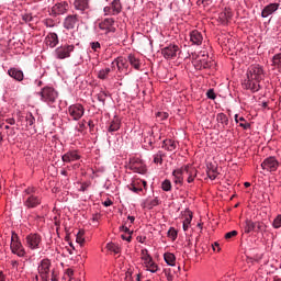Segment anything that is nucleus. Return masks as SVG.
Masks as SVG:
<instances>
[{"instance_id":"aec40b11","label":"nucleus","mask_w":281,"mask_h":281,"mask_svg":"<svg viewBox=\"0 0 281 281\" xmlns=\"http://www.w3.org/2000/svg\"><path fill=\"white\" fill-rule=\"evenodd\" d=\"M46 45L48 47H56V45H58V34L56 33H49L46 38H45Z\"/></svg>"},{"instance_id":"9d476101","label":"nucleus","mask_w":281,"mask_h":281,"mask_svg":"<svg viewBox=\"0 0 281 281\" xmlns=\"http://www.w3.org/2000/svg\"><path fill=\"white\" fill-rule=\"evenodd\" d=\"M68 114L75 122H78L85 115V106L82 104H72L68 108Z\"/></svg>"},{"instance_id":"473e14b6","label":"nucleus","mask_w":281,"mask_h":281,"mask_svg":"<svg viewBox=\"0 0 281 281\" xmlns=\"http://www.w3.org/2000/svg\"><path fill=\"white\" fill-rule=\"evenodd\" d=\"M115 131H120V121H117V120L112 121L109 126L110 133H115Z\"/></svg>"},{"instance_id":"de8ad7c7","label":"nucleus","mask_w":281,"mask_h":281,"mask_svg":"<svg viewBox=\"0 0 281 281\" xmlns=\"http://www.w3.org/2000/svg\"><path fill=\"white\" fill-rule=\"evenodd\" d=\"M33 19L34 18H32V15L27 14V13L22 15V20L24 23H31V21H33Z\"/></svg>"},{"instance_id":"a211bd4d","label":"nucleus","mask_w":281,"mask_h":281,"mask_svg":"<svg viewBox=\"0 0 281 281\" xmlns=\"http://www.w3.org/2000/svg\"><path fill=\"white\" fill-rule=\"evenodd\" d=\"M8 75L10 76V78L18 80V82L23 81V78H24L23 72L21 70H19L18 68H10L8 70Z\"/></svg>"},{"instance_id":"f03ea898","label":"nucleus","mask_w":281,"mask_h":281,"mask_svg":"<svg viewBox=\"0 0 281 281\" xmlns=\"http://www.w3.org/2000/svg\"><path fill=\"white\" fill-rule=\"evenodd\" d=\"M23 205L27 207V210H34V207H38L41 205L43 199L36 195V188L29 187L23 192Z\"/></svg>"},{"instance_id":"f704fd0d","label":"nucleus","mask_w":281,"mask_h":281,"mask_svg":"<svg viewBox=\"0 0 281 281\" xmlns=\"http://www.w3.org/2000/svg\"><path fill=\"white\" fill-rule=\"evenodd\" d=\"M76 240H77L78 245H80V247H82L85 245V232L83 231L78 232Z\"/></svg>"},{"instance_id":"f257e3e1","label":"nucleus","mask_w":281,"mask_h":281,"mask_svg":"<svg viewBox=\"0 0 281 281\" xmlns=\"http://www.w3.org/2000/svg\"><path fill=\"white\" fill-rule=\"evenodd\" d=\"M265 76V70L260 65H251L246 74V79L243 82L245 89H248L252 93L258 92L260 89V81Z\"/></svg>"},{"instance_id":"a18cd8bd","label":"nucleus","mask_w":281,"mask_h":281,"mask_svg":"<svg viewBox=\"0 0 281 281\" xmlns=\"http://www.w3.org/2000/svg\"><path fill=\"white\" fill-rule=\"evenodd\" d=\"M168 236H169V238L177 240V231L173 227L169 228Z\"/></svg>"},{"instance_id":"20e7f679","label":"nucleus","mask_w":281,"mask_h":281,"mask_svg":"<svg viewBox=\"0 0 281 281\" xmlns=\"http://www.w3.org/2000/svg\"><path fill=\"white\" fill-rule=\"evenodd\" d=\"M24 243L29 249H41L43 237H41V235L37 233H31L25 237Z\"/></svg>"},{"instance_id":"423d86ee","label":"nucleus","mask_w":281,"mask_h":281,"mask_svg":"<svg viewBox=\"0 0 281 281\" xmlns=\"http://www.w3.org/2000/svg\"><path fill=\"white\" fill-rule=\"evenodd\" d=\"M40 95L43 100V102H46L47 104H54L56 100H58V92L54 90V88H44L40 92Z\"/></svg>"},{"instance_id":"ddd939ff","label":"nucleus","mask_w":281,"mask_h":281,"mask_svg":"<svg viewBox=\"0 0 281 281\" xmlns=\"http://www.w3.org/2000/svg\"><path fill=\"white\" fill-rule=\"evenodd\" d=\"M115 23V20L113 18H106L102 22L99 23L100 30H103L105 34L112 33L114 34L115 27L113 24Z\"/></svg>"},{"instance_id":"6ab92c4d","label":"nucleus","mask_w":281,"mask_h":281,"mask_svg":"<svg viewBox=\"0 0 281 281\" xmlns=\"http://www.w3.org/2000/svg\"><path fill=\"white\" fill-rule=\"evenodd\" d=\"M190 41L193 45H201V43H203V34L196 30L192 31L190 33Z\"/></svg>"},{"instance_id":"c85d7f7f","label":"nucleus","mask_w":281,"mask_h":281,"mask_svg":"<svg viewBox=\"0 0 281 281\" xmlns=\"http://www.w3.org/2000/svg\"><path fill=\"white\" fill-rule=\"evenodd\" d=\"M207 172V177L209 179H211V181H214V179H216V177H218V169L214 166L210 167Z\"/></svg>"},{"instance_id":"3c124183","label":"nucleus","mask_w":281,"mask_h":281,"mask_svg":"<svg viewBox=\"0 0 281 281\" xmlns=\"http://www.w3.org/2000/svg\"><path fill=\"white\" fill-rule=\"evenodd\" d=\"M103 12H104L105 15H114L113 14V8L111 5L110 7H105L103 9Z\"/></svg>"},{"instance_id":"2eb2a0df","label":"nucleus","mask_w":281,"mask_h":281,"mask_svg":"<svg viewBox=\"0 0 281 281\" xmlns=\"http://www.w3.org/2000/svg\"><path fill=\"white\" fill-rule=\"evenodd\" d=\"M78 159H80L78 150H69L61 157V161H64V164H71V161H78Z\"/></svg>"},{"instance_id":"0eeeda50","label":"nucleus","mask_w":281,"mask_h":281,"mask_svg":"<svg viewBox=\"0 0 281 281\" xmlns=\"http://www.w3.org/2000/svg\"><path fill=\"white\" fill-rule=\"evenodd\" d=\"M142 260L144 261L147 271H150V273H157V271H159V266L155 263L153 257L148 254V250H142Z\"/></svg>"},{"instance_id":"c9c22d12","label":"nucleus","mask_w":281,"mask_h":281,"mask_svg":"<svg viewBox=\"0 0 281 281\" xmlns=\"http://www.w3.org/2000/svg\"><path fill=\"white\" fill-rule=\"evenodd\" d=\"M106 249H109V251H113V254H120V246L114 243L106 244Z\"/></svg>"},{"instance_id":"052dcab7","label":"nucleus","mask_w":281,"mask_h":281,"mask_svg":"<svg viewBox=\"0 0 281 281\" xmlns=\"http://www.w3.org/2000/svg\"><path fill=\"white\" fill-rule=\"evenodd\" d=\"M198 3H199V5H201V3L203 5H210V0H199Z\"/></svg>"},{"instance_id":"393cba45","label":"nucleus","mask_w":281,"mask_h":281,"mask_svg":"<svg viewBox=\"0 0 281 281\" xmlns=\"http://www.w3.org/2000/svg\"><path fill=\"white\" fill-rule=\"evenodd\" d=\"M127 60L134 69L139 70L142 67V63L139 61V58L135 57V55H128Z\"/></svg>"},{"instance_id":"6e6d98bb","label":"nucleus","mask_w":281,"mask_h":281,"mask_svg":"<svg viewBox=\"0 0 281 281\" xmlns=\"http://www.w3.org/2000/svg\"><path fill=\"white\" fill-rule=\"evenodd\" d=\"M121 238H122L123 240H126L127 243H131V240H133V237L131 236V234H128V236H126V235H121Z\"/></svg>"},{"instance_id":"5fc2aeb1","label":"nucleus","mask_w":281,"mask_h":281,"mask_svg":"<svg viewBox=\"0 0 281 281\" xmlns=\"http://www.w3.org/2000/svg\"><path fill=\"white\" fill-rule=\"evenodd\" d=\"M235 122H236V124H238V122H239V124H243V123H245V122H247V121H246L245 117H243V116H240V117L238 119V114H235Z\"/></svg>"},{"instance_id":"69168bd1","label":"nucleus","mask_w":281,"mask_h":281,"mask_svg":"<svg viewBox=\"0 0 281 281\" xmlns=\"http://www.w3.org/2000/svg\"><path fill=\"white\" fill-rule=\"evenodd\" d=\"M151 207H155L156 205H159V200L155 199L150 202Z\"/></svg>"},{"instance_id":"6e6552de","label":"nucleus","mask_w":281,"mask_h":281,"mask_svg":"<svg viewBox=\"0 0 281 281\" xmlns=\"http://www.w3.org/2000/svg\"><path fill=\"white\" fill-rule=\"evenodd\" d=\"M261 168L267 170V172H276L280 168V161L276 157L270 156L261 162Z\"/></svg>"},{"instance_id":"f8f14e48","label":"nucleus","mask_w":281,"mask_h":281,"mask_svg":"<svg viewBox=\"0 0 281 281\" xmlns=\"http://www.w3.org/2000/svg\"><path fill=\"white\" fill-rule=\"evenodd\" d=\"M178 52H179V46L175 44L169 45L161 49V54L164 58H166L167 60H172V58H177Z\"/></svg>"},{"instance_id":"58836bf2","label":"nucleus","mask_w":281,"mask_h":281,"mask_svg":"<svg viewBox=\"0 0 281 281\" xmlns=\"http://www.w3.org/2000/svg\"><path fill=\"white\" fill-rule=\"evenodd\" d=\"M267 226L262 222H255V232H265Z\"/></svg>"},{"instance_id":"5701e85b","label":"nucleus","mask_w":281,"mask_h":281,"mask_svg":"<svg viewBox=\"0 0 281 281\" xmlns=\"http://www.w3.org/2000/svg\"><path fill=\"white\" fill-rule=\"evenodd\" d=\"M164 258L165 262L169 265V267H175L177 263V257H175V254L172 252H165Z\"/></svg>"},{"instance_id":"c03bdc74","label":"nucleus","mask_w":281,"mask_h":281,"mask_svg":"<svg viewBox=\"0 0 281 281\" xmlns=\"http://www.w3.org/2000/svg\"><path fill=\"white\" fill-rule=\"evenodd\" d=\"M76 130L78 131V133H85V131H87V125L85 124V121L79 123Z\"/></svg>"},{"instance_id":"864d4df0","label":"nucleus","mask_w":281,"mask_h":281,"mask_svg":"<svg viewBox=\"0 0 281 281\" xmlns=\"http://www.w3.org/2000/svg\"><path fill=\"white\" fill-rule=\"evenodd\" d=\"M239 126L240 128H244V131L251 128V124L247 123V121H245L244 123H239Z\"/></svg>"},{"instance_id":"13d9d810","label":"nucleus","mask_w":281,"mask_h":281,"mask_svg":"<svg viewBox=\"0 0 281 281\" xmlns=\"http://www.w3.org/2000/svg\"><path fill=\"white\" fill-rule=\"evenodd\" d=\"M216 247H217V251H221V246H220V244L215 241V243L212 245L213 251H216Z\"/></svg>"},{"instance_id":"680f3d73","label":"nucleus","mask_w":281,"mask_h":281,"mask_svg":"<svg viewBox=\"0 0 281 281\" xmlns=\"http://www.w3.org/2000/svg\"><path fill=\"white\" fill-rule=\"evenodd\" d=\"M50 281H58V277L56 276V272L54 270L52 271Z\"/></svg>"},{"instance_id":"412c9836","label":"nucleus","mask_w":281,"mask_h":281,"mask_svg":"<svg viewBox=\"0 0 281 281\" xmlns=\"http://www.w3.org/2000/svg\"><path fill=\"white\" fill-rule=\"evenodd\" d=\"M76 10H80V12H85V10H89V0H75Z\"/></svg>"},{"instance_id":"37998d69","label":"nucleus","mask_w":281,"mask_h":281,"mask_svg":"<svg viewBox=\"0 0 281 281\" xmlns=\"http://www.w3.org/2000/svg\"><path fill=\"white\" fill-rule=\"evenodd\" d=\"M34 122H36V119H34V115L32 114L26 115V124L29 126H34Z\"/></svg>"},{"instance_id":"0e129e2a","label":"nucleus","mask_w":281,"mask_h":281,"mask_svg":"<svg viewBox=\"0 0 281 281\" xmlns=\"http://www.w3.org/2000/svg\"><path fill=\"white\" fill-rule=\"evenodd\" d=\"M88 126H89V128H90V132H92L93 128H94V126H95V124H93V122L90 120V121L88 122Z\"/></svg>"},{"instance_id":"e2e57ef3","label":"nucleus","mask_w":281,"mask_h":281,"mask_svg":"<svg viewBox=\"0 0 281 281\" xmlns=\"http://www.w3.org/2000/svg\"><path fill=\"white\" fill-rule=\"evenodd\" d=\"M66 273H67V276H68L69 278H71V277L74 276V270H72L71 268H68V269L66 270Z\"/></svg>"},{"instance_id":"c756f323","label":"nucleus","mask_w":281,"mask_h":281,"mask_svg":"<svg viewBox=\"0 0 281 281\" xmlns=\"http://www.w3.org/2000/svg\"><path fill=\"white\" fill-rule=\"evenodd\" d=\"M216 120H217V122H220V124H224L225 126H227L229 124V119L227 117V114H225V113H218L216 115Z\"/></svg>"},{"instance_id":"a19ab883","label":"nucleus","mask_w":281,"mask_h":281,"mask_svg":"<svg viewBox=\"0 0 281 281\" xmlns=\"http://www.w3.org/2000/svg\"><path fill=\"white\" fill-rule=\"evenodd\" d=\"M235 236H238V232L237 231H232L225 234L224 238L226 240H232V238H235Z\"/></svg>"},{"instance_id":"1a4fd4ad","label":"nucleus","mask_w":281,"mask_h":281,"mask_svg":"<svg viewBox=\"0 0 281 281\" xmlns=\"http://www.w3.org/2000/svg\"><path fill=\"white\" fill-rule=\"evenodd\" d=\"M74 49H76L74 45H63L55 49V54L59 60H65V58H71V52Z\"/></svg>"},{"instance_id":"2f4dec72","label":"nucleus","mask_w":281,"mask_h":281,"mask_svg":"<svg viewBox=\"0 0 281 281\" xmlns=\"http://www.w3.org/2000/svg\"><path fill=\"white\" fill-rule=\"evenodd\" d=\"M132 170H135V172H138V175L146 173V167H144L137 162L132 164Z\"/></svg>"},{"instance_id":"e433bc0d","label":"nucleus","mask_w":281,"mask_h":281,"mask_svg":"<svg viewBox=\"0 0 281 281\" xmlns=\"http://www.w3.org/2000/svg\"><path fill=\"white\" fill-rule=\"evenodd\" d=\"M161 189H162L165 192H170V190H172V183L170 182V180H165V181L161 183Z\"/></svg>"},{"instance_id":"bb28decb","label":"nucleus","mask_w":281,"mask_h":281,"mask_svg":"<svg viewBox=\"0 0 281 281\" xmlns=\"http://www.w3.org/2000/svg\"><path fill=\"white\" fill-rule=\"evenodd\" d=\"M190 223H192V212L188 211L186 213V218L183 221V231L188 232V229H190Z\"/></svg>"},{"instance_id":"f3484780","label":"nucleus","mask_w":281,"mask_h":281,"mask_svg":"<svg viewBox=\"0 0 281 281\" xmlns=\"http://www.w3.org/2000/svg\"><path fill=\"white\" fill-rule=\"evenodd\" d=\"M183 175H186L184 167L172 171V177L176 184H179V186L183 184Z\"/></svg>"},{"instance_id":"39448f33","label":"nucleus","mask_w":281,"mask_h":281,"mask_svg":"<svg viewBox=\"0 0 281 281\" xmlns=\"http://www.w3.org/2000/svg\"><path fill=\"white\" fill-rule=\"evenodd\" d=\"M52 269V261L49 259H43L38 267L37 271L42 281H49V272Z\"/></svg>"},{"instance_id":"4468645a","label":"nucleus","mask_w":281,"mask_h":281,"mask_svg":"<svg viewBox=\"0 0 281 281\" xmlns=\"http://www.w3.org/2000/svg\"><path fill=\"white\" fill-rule=\"evenodd\" d=\"M78 15H68L64 20V27L65 30H75L76 27H78Z\"/></svg>"},{"instance_id":"4be33fe9","label":"nucleus","mask_w":281,"mask_h":281,"mask_svg":"<svg viewBox=\"0 0 281 281\" xmlns=\"http://www.w3.org/2000/svg\"><path fill=\"white\" fill-rule=\"evenodd\" d=\"M127 188L132 192H135V194H139V192L144 190V188H142V182H139V180L133 181L130 186H127Z\"/></svg>"},{"instance_id":"ea45409f","label":"nucleus","mask_w":281,"mask_h":281,"mask_svg":"<svg viewBox=\"0 0 281 281\" xmlns=\"http://www.w3.org/2000/svg\"><path fill=\"white\" fill-rule=\"evenodd\" d=\"M274 67H281V53L276 54L272 58Z\"/></svg>"},{"instance_id":"9b49d317","label":"nucleus","mask_w":281,"mask_h":281,"mask_svg":"<svg viewBox=\"0 0 281 281\" xmlns=\"http://www.w3.org/2000/svg\"><path fill=\"white\" fill-rule=\"evenodd\" d=\"M69 10V3L67 2H58L53 5L50 10V16H60V14H66Z\"/></svg>"},{"instance_id":"b1692460","label":"nucleus","mask_w":281,"mask_h":281,"mask_svg":"<svg viewBox=\"0 0 281 281\" xmlns=\"http://www.w3.org/2000/svg\"><path fill=\"white\" fill-rule=\"evenodd\" d=\"M244 232H245V234H251V232H256V222H254L251 220H246L245 226H244Z\"/></svg>"},{"instance_id":"7ed1b4c3","label":"nucleus","mask_w":281,"mask_h":281,"mask_svg":"<svg viewBox=\"0 0 281 281\" xmlns=\"http://www.w3.org/2000/svg\"><path fill=\"white\" fill-rule=\"evenodd\" d=\"M11 251L12 254H15V256H19V258L25 257V248L23 247V244H21V240L19 239V235L16 233H12L11 236Z\"/></svg>"},{"instance_id":"8fccbe9b","label":"nucleus","mask_w":281,"mask_h":281,"mask_svg":"<svg viewBox=\"0 0 281 281\" xmlns=\"http://www.w3.org/2000/svg\"><path fill=\"white\" fill-rule=\"evenodd\" d=\"M44 25H46V27H54V25H56V23H54V20H52V19H46L44 21Z\"/></svg>"},{"instance_id":"7c9ffc66","label":"nucleus","mask_w":281,"mask_h":281,"mask_svg":"<svg viewBox=\"0 0 281 281\" xmlns=\"http://www.w3.org/2000/svg\"><path fill=\"white\" fill-rule=\"evenodd\" d=\"M109 74H111V68L101 69L98 72V78L100 80H106L109 78Z\"/></svg>"},{"instance_id":"4c0bfd02","label":"nucleus","mask_w":281,"mask_h":281,"mask_svg":"<svg viewBox=\"0 0 281 281\" xmlns=\"http://www.w3.org/2000/svg\"><path fill=\"white\" fill-rule=\"evenodd\" d=\"M154 164H164V153L158 151V153L154 156Z\"/></svg>"},{"instance_id":"338daca9","label":"nucleus","mask_w":281,"mask_h":281,"mask_svg":"<svg viewBox=\"0 0 281 281\" xmlns=\"http://www.w3.org/2000/svg\"><path fill=\"white\" fill-rule=\"evenodd\" d=\"M123 232H125V234H133V232H131L130 228H127V226H122Z\"/></svg>"},{"instance_id":"49530a36","label":"nucleus","mask_w":281,"mask_h":281,"mask_svg":"<svg viewBox=\"0 0 281 281\" xmlns=\"http://www.w3.org/2000/svg\"><path fill=\"white\" fill-rule=\"evenodd\" d=\"M206 98H209V100H216V93L214 92V89L207 90Z\"/></svg>"},{"instance_id":"79ce46f5","label":"nucleus","mask_w":281,"mask_h":281,"mask_svg":"<svg viewBox=\"0 0 281 281\" xmlns=\"http://www.w3.org/2000/svg\"><path fill=\"white\" fill-rule=\"evenodd\" d=\"M280 227H281V215H278L273 221V228L280 229Z\"/></svg>"},{"instance_id":"cd10ccee","label":"nucleus","mask_w":281,"mask_h":281,"mask_svg":"<svg viewBox=\"0 0 281 281\" xmlns=\"http://www.w3.org/2000/svg\"><path fill=\"white\" fill-rule=\"evenodd\" d=\"M110 7H112L113 14H120L122 12V3L120 0H114Z\"/></svg>"},{"instance_id":"72a5a7b5","label":"nucleus","mask_w":281,"mask_h":281,"mask_svg":"<svg viewBox=\"0 0 281 281\" xmlns=\"http://www.w3.org/2000/svg\"><path fill=\"white\" fill-rule=\"evenodd\" d=\"M184 172L187 175H189V177H195L196 178V170L194 169V167L187 165L184 166Z\"/></svg>"},{"instance_id":"dca6fc26","label":"nucleus","mask_w":281,"mask_h":281,"mask_svg":"<svg viewBox=\"0 0 281 281\" xmlns=\"http://www.w3.org/2000/svg\"><path fill=\"white\" fill-rule=\"evenodd\" d=\"M280 8L279 3H270L268 5H266L261 12V16L263 19H267V16H271V14H273V12H277V10Z\"/></svg>"},{"instance_id":"a878e982","label":"nucleus","mask_w":281,"mask_h":281,"mask_svg":"<svg viewBox=\"0 0 281 281\" xmlns=\"http://www.w3.org/2000/svg\"><path fill=\"white\" fill-rule=\"evenodd\" d=\"M162 148H165V150H176L177 149V143L172 139H165L162 142Z\"/></svg>"},{"instance_id":"4d7b16f0","label":"nucleus","mask_w":281,"mask_h":281,"mask_svg":"<svg viewBox=\"0 0 281 281\" xmlns=\"http://www.w3.org/2000/svg\"><path fill=\"white\" fill-rule=\"evenodd\" d=\"M11 267H12V269H19V261L12 260L11 261Z\"/></svg>"},{"instance_id":"bf43d9fd","label":"nucleus","mask_w":281,"mask_h":281,"mask_svg":"<svg viewBox=\"0 0 281 281\" xmlns=\"http://www.w3.org/2000/svg\"><path fill=\"white\" fill-rule=\"evenodd\" d=\"M7 124L14 126V124H16V121L14 119H7Z\"/></svg>"},{"instance_id":"603ef678","label":"nucleus","mask_w":281,"mask_h":281,"mask_svg":"<svg viewBox=\"0 0 281 281\" xmlns=\"http://www.w3.org/2000/svg\"><path fill=\"white\" fill-rule=\"evenodd\" d=\"M91 49H93V52H98V49H100V42H92L91 44Z\"/></svg>"},{"instance_id":"09e8293b","label":"nucleus","mask_w":281,"mask_h":281,"mask_svg":"<svg viewBox=\"0 0 281 281\" xmlns=\"http://www.w3.org/2000/svg\"><path fill=\"white\" fill-rule=\"evenodd\" d=\"M98 100L99 102H102V104H104V102H106V94L105 92H101L98 94Z\"/></svg>"},{"instance_id":"774afa93","label":"nucleus","mask_w":281,"mask_h":281,"mask_svg":"<svg viewBox=\"0 0 281 281\" xmlns=\"http://www.w3.org/2000/svg\"><path fill=\"white\" fill-rule=\"evenodd\" d=\"M138 183H140V188H146L147 182L145 180H138Z\"/></svg>"}]
</instances>
